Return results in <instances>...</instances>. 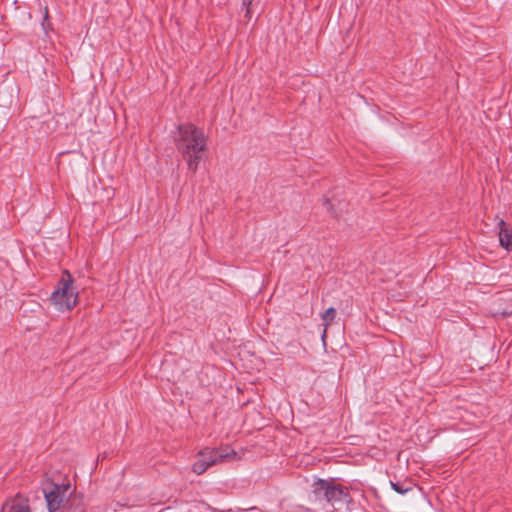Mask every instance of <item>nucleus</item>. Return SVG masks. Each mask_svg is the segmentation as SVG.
I'll use <instances>...</instances> for the list:
<instances>
[{"instance_id":"obj_1","label":"nucleus","mask_w":512,"mask_h":512,"mask_svg":"<svg viewBox=\"0 0 512 512\" xmlns=\"http://www.w3.org/2000/svg\"><path fill=\"white\" fill-rule=\"evenodd\" d=\"M177 150L187 162L188 168L195 172L207 148V138L202 129L192 123L180 124L174 135Z\"/></svg>"},{"instance_id":"obj_2","label":"nucleus","mask_w":512,"mask_h":512,"mask_svg":"<svg viewBox=\"0 0 512 512\" xmlns=\"http://www.w3.org/2000/svg\"><path fill=\"white\" fill-rule=\"evenodd\" d=\"M50 301L56 310L65 312L72 310L78 303V292L73 286L71 274L64 270L56 290L51 294Z\"/></svg>"},{"instance_id":"obj_3","label":"nucleus","mask_w":512,"mask_h":512,"mask_svg":"<svg viewBox=\"0 0 512 512\" xmlns=\"http://www.w3.org/2000/svg\"><path fill=\"white\" fill-rule=\"evenodd\" d=\"M72 494L70 484H53L52 488L44 489V496L49 512H56L68 501Z\"/></svg>"},{"instance_id":"obj_4","label":"nucleus","mask_w":512,"mask_h":512,"mask_svg":"<svg viewBox=\"0 0 512 512\" xmlns=\"http://www.w3.org/2000/svg\"><path fill=\"white\" fill-rule=\"evenodd\" d=\"M201 455L209 456L210 460L215 461V465L222 462H231L238 460V454L235 450L225 448H204L200 450Z\"/></svg>"},{"instance_id":"obj_5","label":"nucleus","mask_w":512,"mask_h":512,"mask_svg":"<svg viewBox=\"0 0 512 512\" xmlns=\"http://www.w3.org/2000/svg\"><path fill=\"white\" fill-rule=\"evenodd\" d=\"M499 241L503 248L512 251V229L509 228L503 220L498 222Z\"/></svg>"},{"instance_id":"obj_6","label":"nucleus","mask_w":512,"mask_h":512,"mask_svg":"<svg viewBox=\"0 0 512 512\" xmlns=\"http://www.w3.org/2000/svg\"><path fill=\"white\" fill-rule=\"evenodd\" d=\"M215 465V461L210 460L209 456L197 453V460L192 465V471L197 474H203L209 467Z\"/></svg>"},{"instance_id":"obj_7","label":"nucleus","mask_w":512,"mask_h":512,"mask_svg":"<svg viewBox=\"0 0 512 512\" xmlns=\"http://www.w3.org/2000/svg\"><path fill=\"white\" fill-rule=\"evenodd\" d=\"M3 512H31L27 501H13L12 504L6 505Z\"/></svg>"},{"instance_id":"obj_8","label":"nucleus","mask_w":512,"mask_h":512,"mask_svg":"<svg viewBox=\"0 0 512 512\" xmlns=\"http://www.w3.org/2000/svg\"><path fill=\"white\" fill-rule=\"evenodd\" d=\"M335 316H336V310L333 307L328 308L322 314L321 317H322L323 325H324V331H323V335H322L323 338L326 337L327 328L331 325V323L335 319Z\"/></svg>"},{"instance_id":"obj_9","label":"nucleus","mask_w":512,"mask_h":512,"mask_svg":"<svg viewBox=\"0 0 512 512\" xmlns=\"http://www.w3.org/2000/svg\"><path fill=\"white\" fill-rule=\"evenodd\" d=\"M341 490L335 487L327 486L325 489V496L328 500L335 499L337 494H340Z\"/></svg>"},{"instance_id":"obj_10","label":"nucleus","mask_w":512,"mask_h":512,"mask_svg":"<svg viewBox=\"0 0 512 512\" xmlns=\"http://www.w3.org/2000/svg\"><path fill=\"white\" fill-rule=\"evenodd\" d=\"M391 483V486L392 488L399 494H405L407 493L408 491L411 490L410 487H403L402 485L398 484V483H394V482H390Z\"/></svg>"},{"instance_id":"obj_11","label":"nucleus","mask_w":512,"mask_h":512,"mask_svg":"<svg viewBox=\"0 0 512 512\" xmlns=\"http://www.w3.org/2000/svg\"><path fill=\"white\" fill-rule=\"evenodd\" d=\"M252 2H253V0H243V3H242V4H243V6H244V7H245V9H246V14H245V16H246L247 18H249V19L251 18V5H252Z\"/></svg>"},{"instance_id":"obj_12","label":"nucleus","mask_w":512,"mask_h":512,"mask_svg":"<svg viewBox=\"0 0 512 512\" xmlns=\"http://www.w3.org/2000/svg\"><path fill=\"white\" fill-rule=\"evenodd\" d=\"M503 316H512V310L511 311H506V312H503Z\"/></svg>"}]
</instances>
